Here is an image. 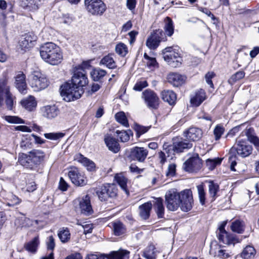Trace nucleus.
Instances as JSON below:
<instances>
[{
	"label": "nucleus",
	"mask_w": 259,
	"mask_h": 259,
	"mask_svg": "<svg viewBox=\"0 0 259 259\" xmlns=\"http://www.w3.org/2000/svg\"><path fill=\"white\" fill-rule=\"evenodd\" d=\"M30 85L34 91L39 92L48 86L49 81L39 70H34L30 75Z\"/></svg>",
	"instance_id": "3"
},
{
	"label": "nucleus",
	"mask_w": 259,
	"mask_h": 259,
	"mask_svg": "<svg viewBox=\"0 0 259 259\" xmlns=\"http://www.w3.org/2000/svg\"><path fill=\"white\" fill-rule=\"evenodd\" d=\"M117 136L119 138L121 141L125 142L129 140L130 135H132V132L131 130L126 131H116V132Z\"/></svg>",
	"instance_id": "50"
},
{
	"label": "nucleus",
	"mask_w": 259,
	"mask_h": 259,
	"mask_svg": "<svg viewBox=\"0 0 259 259\" xmlns=\"http://www.w3.org/2000/svg\"><path fill=\"white\" fill-rule=\"evenodd\" d=\"M79 205L81 213L90 215L93 213L90 197L88 195H86L79 200Z\"/></svg>",
	"instance_id": "17"
},
{
	"label": "nucleus",
	"mask_w": 259,
	"mask_h": 259,
	"mask_svg": "<svg viewBox=\"0 0 259 259\" xmlns=\"http://www.w3.org/2000/svg\"><path fill=\"white\" fill-rule=\"evenodd\" d=\"M155 209L157 216L159 218H162L164 213V208L163 205V200L161 198H157L154 204Z\"/></svg>",
	"instance_id": "36"
},
{
	"label": "nucleus",
	"mask_w": 259,
	"mask_h": 259,
	"mask_svg": "<svg viewBox=\"0 0 259 259\" xmlns=\"http://www.w3.org/2000/svg\"><path fill=\"white\" fill-rule=\"evenodd\" d=\"M152 205L151 202H146L139 207V214L143 220H147L150 216Z\"/></svg>",
	"instance_id": "30"
},
{
	"label": "nucleus",
	"mask_w": 259,
	"mask_h": 259,
	"mask_svg": "<svg viewBox=\"0 0 259 259\" xmlns=\"http://www.w3.org/2000/svg\"><path fill=\"white\" fill-rule=\"evenodd\" d=\"M21 202V200L17 196L11 194L9 196L8 198V202L6 204L9 206H14L16 205L19 204Z\"/></svg>",
	"instance_id": "55"
},
{
	"label": "nucleus",
	"mask_w": 259,
	"mask_h": 259,
	"mask_svg": "<svg viewBox=\"0 0 259 259\" xmlns=\"http://www.w3.org/2000/svg\"><path fill=\"white\" fill-rule=\"evenodd\" d=\"M255 253L254 248L252 246L247 245L242 250L241 256L244 259H251L254 257Z\"/></svg>",
	"instance_id": "35"
},
{
	"label": "nucleus",
	"mask_w": 259,
	"mask_h": 259,
	"mask_svg": "<svg viewBox=\"0 0 259 259\" xmlns=\"http://www.w3.org/2000/svg\"><path fill=\"white\" fill-rule=\"evenodd\" d=\"M104 141L110 151L116 153L120 150L119 144L117 140L113 137L110 136H106L104 138Z\"/></svg>",
	"instance_id": "21"
},
{
	"label": "nucleus",
	"mask_w": 259,
	"mask_h": 259,
	"mask_svg": "<svg viewBox=\"0 0 259 259\" xmlns=\"http://www.w3.org/2000/svg\"><path fill=\"white\" fill-rule=\"evenodd\" d=\"M21 6L27 11L34 12L39 8L37 0H22Z\"/></svg>",
	"instance_id": "29"
},
{
	"label": "nucleus",
	"mask_w": 259,
	"mask_h": 259,
	"mask_svg": "<svg viewBox=\"0 0 259 259\" xmlns=\"http://www.w3.org/2000/svg\"><path fill=\"white\" fill-rule=\"evenodd\" d=\"M58 236L62 242H68L70 238V233L69 229L64 227L61 228L58 233Z\"/></svg>",
	"instance_id": "43"
},
{
	"label": "nucleus",
	"mask_w": 259,
	"mask_h": 259,
	"mask_svg": "<svg viewBox=\"0 0 259 259\" xmlns=\"http://www.w3.org/2000/svg\"><path fill=\"white\" fill-rule=\"evenodd\" d=\"M142 98L147 107L151 109H157L159 104V98L152 90L147 89L142 93Z\"/></svg>",
	"instance_id": "10"
},
{
	"label": "nucleus",
	"mask_w": 259,
	"mask_h": 259,
	"mask_svg": "<svg viewBox=\"0 0 259 259\" xmlns=\"http://www.w3.org/2000/svg\"><path fill=\"white\" fill-rule=\"evenodd\" d=\"M61 95L67 102H70L80 98L84 93L82 88L66 82L61 87Z\"/></svg>",
	"instance_id": "2"
},
{
	"label": "nucleus",
	"mask_w": 259,
	"mask_h": 259,
	"mask_svg": "<svg viewBox=\"0 0 259 259\" xmlns=\"http://www.w3.org/2000/svg\"><path fill=\"white\" fill-rule=\"evenodd\" d=\"M18 162L22 166L31 169L34 166L33 163H31L32 160L29 153V155L20 153L18 156Z\"/></svg>",
	"instance_id": "27"
},
{
	"label": "nucleus",
	"mask_w": 259,
	"mask_h": 259,
	"mask_svg": "<svg viewBox=\"0 0 259 259\" xmlns=\"http://www.w3.org/2000/svg\"><path fill=\"white\" fill-rule=\"evenodd\" d=\"M112 226L115 235L120 236L125 232V228L121 222L115 221L112 223Z\"/></svg>",
	"instance_id": "42"
},
{
	"label": "nucleus",
	"mask_w": 259,
	"mask_h": 259,
	"mask_svg": "<svg viewBox=\"0 0 259 259\" xmlns=\"http://www.w3.org/2000/svg\"><path fill=\"white\" fill-rule=\"evenodd\" d=\"M4 119L11 123H24L23 119L16 116H5Z\"/></svg>",
	"instance_id": "60"
},
{
	"label": "nucleus",
	"mask_w": 259,
	"mask_h": 259,
	"mask_svg": "<svg viewBox=\"0 0 259 259\" xmlns=\"http://www.w3.org/2000/svg\"><path fill=\"white\" fill-rule=\"evenodd\" d=\"M115 180L120 186L121 188L126 193H128L127 189V179L122 174H117L115 176Z\"/></svg>",
	"instance_id": "41"
},
{
	"label": "nucleus",
	"mask_w": 259,
	"mask_h": 259,
	"mask_svg": "<svg viewBox=\"0 0 259 259\" xmlns=\"http://www.w3.org/2000/svg\"><path fill=\"white\" fill-rule=\"evenodd\" d=\"M201 160L198 156L191 157L184 163V169L191 172L198 171L201 168Z\"/></svg>",
	"instance_id": "15"
},
{
	"label": "nucleus",
	"mask_w": 259,
	"mask_h": 259,
	"mask_svg": "<svg viewBox=\"0 0 259 259\" xmlns=\"http://www.w3.org/2000/svg\"><path fill=\"white\" fill-rule=\"evenodd\" d=\"M153 245H149L143 252V256L146 259H156L157 251Z\"/></svg>",
	"instance_id": "40"
},
{
	"label": "nucleus",
	"mask_w": 259,
	"mask_h": 259,
	"mask_svg": "<svg viewBox=\"0 0 259 259\" xmlns=\"http://www.w3.org/2000/svg\"><path fill=\"white\" fill-rule=\"evenodd\" d=\"M106 74V70L100 68H95L91 72V75L95 81H98Z\"/></svg>",
	"instance_id": "46"
},
{
	"label": "nucleus",
	"mask_w": 259,
	"mask_h": 259,
	"mask_svg": "<svg viewBox=\"0 0 259 259\" xmlns=\"http://www.w3.org/2000/svg\"><path fill=\"white\" fill-rule=\"evenodd\" d=\"M96 193L98 195L99 199L102 201H107L109 198L107 192L105 191L104 188L103 186L97 191Z\"/></svg>",
	"instance_id": "57"
},
{
	"label": "nucleus",
	"mask_w": 259,
	"mask_h": 259,
	"mask_svg": "<svg viewBox=\"0 0 259 259\" xmlns=\"http://www.w3.org/2000/svg\"><path fill=\"white\" fill-rule=\"evenodd\" d=\"M185 78L184 76L177 73H170L167 77L168 82L175 87L182 84L185 81Z\"/></svg>",
	"instance_id": "23"
},
{
	"label": "nucleus",
	"mask_w": 259,
	"mask_h": 259,
	"mask_svg": "<svg viewBox=\"0 0 259 259\" xmlns=\"http://www.w3.org/2000/svg\"><path fill=\"white\" fill-rule=\"evenodd\" d=\"M182 192H178L175 189L168 190L165 194V202L167 209L170 211H175L180 206Z\"/></svg>",
	"instance_id": "6"
},
{
	"label": "nucleus",
	"mask_w": 259,
	"mask_h": 259,
	"mask_svg": "<svg viewBox=\"0 0 259 259\" xmlns=\"http://www.w3.org/2000/svg\"><path fill=\"white\" fill-rule=\"evenodd\" d=\"M148 86V83L146 80H140L135 84L134 90L137 91H141L143 89Z\"/></svg>",
	"instance_id": "63"
},
{
	"label": "nucleus",
	"mask_w": 259,
	"mask_h": 259,
	"mask_svg": "<svg viewBox=\"0 0 259 259\" xmlns=\"http://www.w3.org/2000/svg\"><path fill=\"white\" fill-rule=\"evenodd\" d=\"M15 224L18 227L29 228L32 226L33 222L32 220L28 218L20 217L16 220Z\"/></svg>",
	"instance_id": "37"
},
{
	"label": "nucleus",
	"mask_w": 259,
	"mask_h": 259,
	"mask_svg": "<svg viewBox=\"0 0 259 259\" xmlns=\"http://www.w3.org/2000/svg\"><path fill=\"white\" fill-rule=\"evenodd\" d=\"M115 51L121 57H124L128 53L127 46L123 43L120 42L116 45Z\"/></svg>",
	"instance_id": "48"
},
{
	"label": "nucleus",
	"mask_w": 259,
	"mask_h": 259,
	"mask_svg": "<svg viewBox=\"0 0 259 259\" xmlns=\"http://www.w3.org/2000/svg\"><path fill=\"white\" fill-rule=\"evenodd\" d=\"M226 224V221L223 222L219 227V230L217 232L219 241L227 245L235 244L239 242V240L234 235L228 234L225 230V227Z\"/></svg>",
	"instance_id": "9"
},
{
	"label": "nucleus",
	"mask_w": 259,
	"mask_h": 259,
	"mask_svg": "<svg viewBox=\"0 0 259 259\" xmlns=\"http://www.w3.org/2000/svg\"><path fill=\"white\" fill-rule=\"evenodd\" d=\"M84 4L87 11L93 16H102L107 9L102 0H84Z\"/></svg>",
	"instance_id": "4"
},
{
	"label": "nucleus",
	"mask_w": 259,
	"mask_h": 259,
	"mask_svg": "<svg viewBox=\"0 0 259 259\" xmlns=\"http://www.w3.org/2000/svg\"><path fill=\"white\" fill-rule=\"evenodd\" d=\"M252 151V147L243 140H237L236 144L230 150V154L232 155L230 157L229 160L233 158V155L236 152L241 157L244 158L249 156Z\"/></svg>",
	"instance_id": "5"
},
{
	"label": "nucleus",
	"mask_w": 259,
	"mask_h": 259,
	"mask_svg": "<svg viewBox=\"0 0 259 259\" xmlns=\"http://www.w3.org/2000/svg\"><path fill=\"white\" fill-rule=\"evenodd\" d=\"M163 54L164 60L172 67H177L181 64L182 59L178 49L167 47L163 50Z\"/></svg>",
	"instance_id": "7"
},
{
	"label": "nucleus",
	"mask_w": 259,
	"mask_h": 259,
	"mask_svg": "<svg viewBox=\"0 0 259 259\" xmlns=\"http://www.w3.org/2000/svg\"><path fill=\"white\" fill-rule=\"evenodd\" d=\"M74 159L82 163L89 171H93L95 169V163L87 157H84L83 155L81 154L75 155Z\"/></svg>",
	"instance_id": "24"
},
{
	"label": "nucleus",
	"mask_w": 259,
	"mask_h": 259,
	"mask_svg": "<svg viewBox=\"0 0 259 259\" xmlns=\"http://www.w3.org/2000/svg\"><path fill=\"white\" fill-rule=\"evenodd\" d=\"M209 252L210 254L213 255L214 256H217L223 258H227L230 256L229 253L226 250L221 249L220 247H219L217 252L214 253L213 252V248L211 247Z\"/></svg>",
	"instance_id": "52"
},
{
	"label": "nucleus",
	"mask_w": 259,
	"mask_h": 259,
	"mask_svg": "<svg viewBox=\"0 0 259 259\" xmlns=\"http://www.w3.org/2000/svg\"><path fill=\"white\" fill-rule=\"evenodd\" d=\"M42 115L49 119H52L56 118L59 114V110L55 105H47L41 109Z\"/></svg>",
	"instance_id": "18"
},
{
	"label": "nucleus",
	"mask_w": 259,
	"mask_h": 259,
	"mask_svg": "<svg viewBox=\"0 0 259 259\" xmlns=\"http://www.w3.org/2000/svg\"><path fill=\"white\" fill-rule=\"evenodd\" d=\"M29 153L32 160L31 163H33L34 166L39 164L44 160L45 154L42 151L33 150Z\"/></svg>",
	"instance_id": "25"
},
{
	"label": "nucleus",
	"mask_w": 259,
	"mask_h": 259,
	"mask_svg": "<svg viewBox=\"0 0 259 259\" xmlns=\"http://www.w3.org/2000/svg\"><path fill=\"white\" fill-rule=\"evenodd\" d=\"M144 57L146 60V63L147 66L150 69L153 70L155 68H158V64L155 58L149 57L146 53L144 54Z\"/></svg>",
	"instance_id": "47"
},
{
	"label": "nucleus",
	"mask_w": 259,
	"mask_h": 259,
	"mask_svg": "<svg viewBox=\"0 0 259 259\" xmlns=\"http://www.w3.org/2000/svg\"><path fill=\"white\" fill-rule=\"evenodd\" d=\"M184 135L189 141L195 142L201 139L203 132L199 128L191 127L184 132Z\"/></svg>",
	"instance_id": "19"
},
{
	"label": "nucleus",
	"mask_w": 259,
	"mask_h": 259,
	"mask_svg": "<svg viewBox=\"0 0 259 259\" xmlns=\"http://www.w3.org/2000/svg\"><path fill=\"white\" fill-rule=\"evenodd\" d=\"M166 40V37L163 30L158 29L148 37L146 45L150 50H155L159 46L161 41H164Z\"/></svg>",
	"instance_id": "8"
},
{
	"label": "nucleus",
	"mask_w": 259,
	"mask_h": 259,
	"mask_svg": "<svg viewBox=\"0 0 259 259\" xmlns=\"http://www.w3.org/2000/svg\"><path fill=\"white\" fill-rule=\"evenodd\" d=\"M224 132V128L223 126L220 124L217 125L213 131V134L215 136V140H219Z\"/></svg>",
	"instance_id": "61"
},
{
	"label": "nucleus",
	"mask_w": 259,
	"mask_h": 259,
	"mask_svg": "<svg viewBox=\"0 0 259 259\" xmlns=\"http://www.w3.org/2000/svg\"><path fill=\"white\" fill-rule=\"evenodd\" d=\"M115 117L117 122H119L123 126L127 127L128 126V123L127 118L123 112H119L117 113Z\"/></svg>",
	"instance_id": "51"
},
{
	"label": "nucleus",
	"mask_w": 259,
	"mask_h": 259,
	"mask_svg": "<svg viewBox=\"0 0 259 259\" xmlns=\"http://www.w3.org/2000/svg\"><path fill=\"white\" fill-rule=\"evenodd\" d=\"M231 229L233 232L241 234L244 231L245 224L241 220H235L232 223Z\"/></svg>",
	"instance_id": "38"
},
{
	"label": "nucleus",
	"mask_w": 259,
	"mask_h": 259,
	"mask_svg": "<svg viewBox=\"0 0 259 259\" xmlns=\"http://www.w3.org/2000/svg\"><path fill=\"white\" fill-rule=\"evenodd\" d=\"M39 244L38 237H34L31 241L26 243L24 245L25 249L32 253H34L36 251L37 246Z\"/></svg>",
	"instance_id": "39"
},
{
	"label": "nucleus",
	"mask_w": 259,
	"mask_h": 259,
	"mask_svg": "<svg viewBox=\"0 0 259 259\" xmlns=\"http://www.w3.org/2000/svg\"><path fill=\"white\" fill-rule=\"evenodd\" d=\"M0 91L4 94L10 93L9 86L8 85V80L6 78L0 80Z\"/></svg>",
	"instance_id": "59"
},
{
	"label": "nucleus",
	"mask_w": 259,
	"mask_h": 259,
	"mask_svg": "<svg viewBox=\"0 0 259 259\" xmlns=\"http://www.w3.org/2000/svg\"><path fill=\"white\" fill-rule=\"evenodd\" d=\"M161 96L164 101L171 105L175 104L177 100L176 94L170 90L163 91L161 93Z\"/></svg>",
	"instance_id": "28"
},
{
	"label": "nucleus",
	"mask_w": 259,
	"mask_h": 259,
	"mask_svg": "<svg viewBox=\"0 0 259 259\" xmlns=\"http://www.w3.org/2000/svg\"><path fill=\"white\" fill-rule=\"evenodd\" d=\"M173 145L177 153L182 152L185 149H190L193 146L191 142L186 140L175 141L173 143Z\"/></svg>",
	"instance_id": "32"
},
{
	"label": "nucleus",
	"mask_w": 259,
	"mask_h": 259,
	"mask_svg": "<svg viewBox=\"0 0 259 259\" xmlns=\"http://www.w3.org/2000/svg\"><path fill=\"white\" fill-rule=\"evenodd\" d=\"M41 58L46 62L56 65L60 63L63 59L60 48L53 42H47L40 50Z\"/></svg>",
	"instance_id": "1"
},
{
	"label": "nucleus",
	"mask_w": 259,
	"mask_h": 259,
	"mask_svg": "<svg viewBox=\"0 0 259 259\" xmlns=\"http://www.w3.org/2000/svg\"><path fill=\"white\" fill-rule=\"evenodd\" d=\"M115 55L114 54H108L105 56L101 60L99 63L100 65H104L107 68L114 69L117 67L116 63L114 60V57Z\"/></svg>",
	"instance_id": "22"
},
{
	"label": "nucleus",
	"mask_w": 259,
	"mask_h": 259,
	"mask_svg": "<svg viewBox=\"0 0 259 259\" xmlns=\"http://www.w3.org/2000/svg\"><path fill=\"white\" fill-rule=\"evenodd\" d=\"M37 36L33 32L25 34L19 41V48L22 51H26L34 45Z\"/></svg>",
	"instance_id": "14"
},
{
	"label": "nucleus",
	"mask_w": 259,
	"mask_h": 259,
	"mask_svg": "<svg viewBox=\"0 0 259 259\" xmlns=\"http://www.w3.org/2000/svg\"><path fill=\"white\" fill-rule=\"evenodd\" d=\"M103 186L105 191L107 192L109 198L116 197L117 193V188L115 184H106Z\"/></svg>",
	"instance_id": "44"
},
{
	"label": "nucleus",
	"mask_w": 259,
	"mask_h": 259,
	"mask_svg": "<svg viewBox=\"0 0 259 259\" xmlns=\"http://www.w3.org/2000/svg\"><path fill=\"white\" fill-rule=\"evenodd\" d=\"M221 161L222 159L219 158L214 159H208L206 161V164L209 169H213L218 164H220Z\"/></svg>",
	"instance_id": "58"
},
{
	"label": "nucleus",
	"mask_w": 259,
	"mask_h": 259,
	"mask_svg": "<svg viewBox=\"0 0 259 259\" xmlns=\"http://www.w3.org/2000/svg\"><path fill=\"white\" fill-rule=\"evenodd\" d=\"M31 143L26 138H23L20 143V146L23 150H25L30 148Z\"/></svg>",
	"instance_id": "64"
},
{
	"label": "nucleus",
	"mask_w": 259,
	"mask_h": 259,
	"mask_svg": "<svg viewBox=\"0 0 259 259\" xmlns=\"http://www.w3.org/2000/svg\"><path fill=\"white\" fill-rule=\"evenodd\" d=\"M198 196L200 202L203 205L205 202V192L202 185H199L197 186Z\"/></svg>",
	"instance_id": "54"
},
{
	"label": "nucleus",
	"mask_w": 259,
	"mask_h": 259,
	"mask_svg": "<svg viewBox=\"0 0 259 259\" xmlns=\"http://www.w3.org/2000/svg\"><path fill=\"white\" fill-rule=\"evenodd\" d=\"M150 126H144L140 125H136L135 130L137 133V135L139 137L141 135L146 133L149 129Z\"/></svg>",
	"instance_id": "62"
},
{
	"label": "nucleus",
	"mask_w": 259,
	"mask_h": 259,
	"mask_svg": "<svg viewBox=\"0 0 259 259\" xmlns=\"http://www.w3.org/2000/svg\"><path fill=\"white\" fill-rule=\"evenodd\" d=\"M5 103L8 110H12L16 104L15 97L10 92L5 94Z\"/></svg>",
	"instance_id": "45"
},
{
	"label": "nucleus",
	"mask_w": 259,
	"mask_h": 259,
	"mask_svg": "<svg viewBox=\"0 0 259 259\" xmlns=\"http://www.w3.org/2000/svg\"><path fill=\"white\" fill-rule=\"evenodd\" d=\"M180 206L182 210L187 212L190 210L193 205V199L191 191L186 190L182 191Z\"/></svg>",
	"instance_id": "11"
},
{
	"label": "nucleus",
	"mask_w": 259,
	"mask_h": 259,
	"mask_svg": "<svg viewBox=\"0 0 259 259\" xmlns=\"http://www.w3.org/2000/svg\"><path fill=\"white\" fill-rule=\"evenodd\" d=\"M15 86L22 94L26 93L27 84L25 75L23 72H18L15 76Z\"/></svg>",
	"instance_id": "20"
},
{
	"label": "nucleus",
	"mask_w": 259,
	"mask_h": 259,
	"mask_svg": "<svg viewBox=\"0 0 259 259\" xmlns=\"http://www.w3.org/2000/svg\"><path fill=\"white\" fill-rule=\"evenodd\" d=\"M163 29L165 36H171L174 32V26L172 19L169 17H166L164 20Z\"/></svg>",
	"instance_id": "33"
},
{
	"label": "nucleus",
	"mask_w": 259,
	"mask_h": 259,
	"mask_svg": "<svg viewBox=\"0 0 259 259\" xmlns=\"http://www.w3.org/2000/svg\"><path fill=\"white\" fill-rule=\"evenodd\" d=\"M205 99V92L203 90L200 89L196 92L195 95L191 99V103L195 106H198Z\"/></svg>",
	"instance_id": "26"
},
{
	"label": "nucleus",
	"mask_w": 259,
	"mask_h": 259,
	"mask_svg": "<svg viewBox=\"0 0 259 259\" xmlns=\"http://www.w3.org/2000/svg\"><path fill=\"white\" fill-rule=\"evenodd\" d=\"M148 154V150L144 147H134L130 151L131 158L140 162L145 161Z\"/></svg>",
	"instance_id": "16"
},
{
	"label": "nucleus",
	"mask_w": 259,
	"mask_h": 259,
	"mask_svg": "<svg viewBox=\"0 0 259 259\" xmlns=\"http://www.w3.org/2000/svg\"><path fill=\"white\" fill-rule=\"evenodd\" d=\"M208 184L209 193L213 200H214L219 191V186L217 184L214 183L211 181H209Z\"/></svg>",
	"instance_id": "49"
},
{
	"label": "nucleus",
	"mask_w": 259,
	"mask_h": 259,
	"mask_svg": "<svg viewBox=\"0 0 259 259\" xmlns=\"http://www.w3.org/2000/svg\"><path fill=\"white\" fill-rule=\"evenodd\" d=\"M21 103L22 106L28 111L33 110L36 106V102L33 96H29L22 100Z\"/></svg>",
	"instance_id": "34"
},
{
	"label": "nucleus",
	"mask_w": 259,
	"mask_h": 259,
	"mask_svg": "<svg viewBox=\"0 0 259 259\" xmlns=\"http://www.w3.org/2000/svg\"><path fill=\"white\" fill-rule=\"evenodd\" d=\"M130 252L126 250L119 249L111 252L108 255V259H128Z\"/></svg>",
	"instance_id": "31"
},
{
	"label": "nucleus",
	"mask_w": 259,
	"mask_h": 259,
	"mask_svg": "<svg viewBox=\"0 0 259 259\" xmlns=\"http://www.w3.org/2000/svg\"><path fill=\"white\" fill-rule=\"evenodd\" d=\"M65 136V134L63 133H46L44 134V136L46 138L52 140H57L62 138Z\"/></svg>",
	"instance_id": "53"
},
{
	"label": "nucleus",
	"mask_w": 259,
	"mask_h": 259,
	"mask_svg": "<svg viewBox=\"0 0 259 259\" xmlns=\"http://www.w3.org/2000/svg\"><path fill=\"white\" fill-rule=\"evenodd\" d=\"M68 175L72 183L76 186H83L87 183V178L76 167L72 168Z\"/></svg>",
	"instance_id": "13"
},
{
	"label": "nucleus",
	"mask_w": 259,
	"mask_h": 259,
	"mask_svg": "<svg viewBox=\"0 0 259 259\" xmlns=\"http://www.w3.org/2000/svg\"><path fill=\"white\" fill-rule=\"evenodd\" d=\"M89 80L85 71L82 69H77L74 71L71 78L74 85L82 88L88 83Z\"/></svg>",
	"instance_id": "12"
},
{
	"label": "nucleus",
	"mask_w": 259,
	"mask_h": 259,
	"mask_svg": "<svg viewBox=\"0 0 259 259\" xmlns=\"http://www.w3.org/2000/svg\"><path fill=\"white\" fill-rule=\"evenodd\" d=\"M163 150L165 151V153L167 154V157L172 156L175 154V153L176 152L173 144L169 145L165 143L163 146ZM172 158V157H171V158Z\"/></svg>",
	"instance_id": "56"
}]
</instances>
